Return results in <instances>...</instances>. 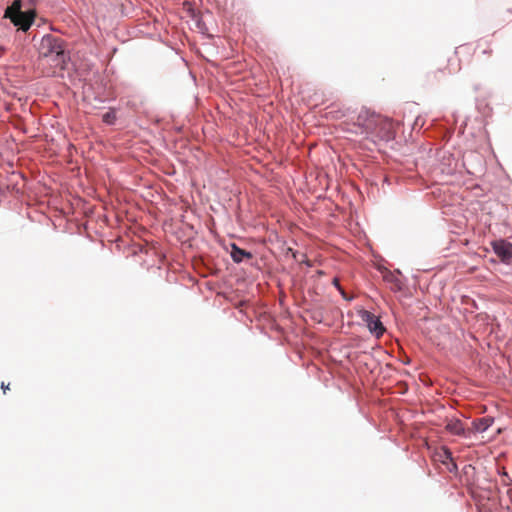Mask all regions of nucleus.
<instances>
[{
	"mask_svg": "<svg viewBox=\"0 0 512 512\" xmlns=\"http://www.w3.org/2000/svg\"><path fill=\"white\" fill-rule=\"evenodd\" d=\"M357 124L366 134L380 140H390L394 137V123L391 119L374 112L363 110L357 117Z\"/></svg>",
	"mask_w": 512,
	"mask_h": 512,
	"instance_id": "obj_1",
	"label": "nucleus"
},
{
	"mask_svg": "<svg viewBox=\"0 0 512 512\" xmlns=\"http://www.w3.org/2000/svg\"><path fill=\"white\" fill-rule=\"evenodd\" d=\"M493 420L490 418H481L473 422L474 429L477 432H484L486 431L492 424Z\"/></svg>",
	"mask_w": 512,
	"mask_h": 512,
	"instance_id": "obj_10",
	"label": "nucleus"
},
{
	"mask_svg": "<svg viewBox=\"0 0 512 512\" xmlns=\"http://www.w3.org/2000/svg\"><path fill=\"white\" fill-rule=\"evenodd\" d=\"M472 51L476 53L482 61L490 59L493 54L492 44L487 41H478L475 48H472V46L468 44L461 45L457 48L456 54H469Z\"/></svg>",
	"mask_w": 512,
	"mask_h": 512,
	"instance_id": "obj_4",
	"label": "nucleus"
},
{
	"mask_svg": "<svg viewBox=\"0 0 512 512\" xmlns=\"http://www.w3.org/2000/svg\"><path fill=\"white\" fill-rule=\"evenodd\" d=\"M446 430L454 435H461L464 432L463 424L458 419H451L445 426Z\"/></svg>",
	"mask_w": 512,
	"mask_h": 512,
	"instance_id": "obj_8",
	"label": "nucleus"
},
{
	"mask_svg": "<svg viewBox=\"0 0 512 512\" xmlns=\"http://www.w3.org/2000/svg\"><path fill=\"white\" fill-rule=\"evenodd\" d=\"M331 110L326 113V115H331L332 119H339L345 116V111L343 110H333L334 106L329 107Z\"/></svg>",
	"mask_w": 512,
	"mask_h": 512,
	"instance_id": "obj_13",
	"label": "nucleus"
},
{
	"mask_svg": "<svg viewBox=\"0 0 512 512\" xmlns=\"http://www.w3.org/2000/svg\"><path fill=\"white\" fill-rule=\"evenodd\" d=\"M333 285L339 289V291L341 292V294H342L343 296H345V292H344V291L342 290V288L340 287L339 280H338L337 278H334V279H333Z\"/></svg>",
	"mask_w": 512,
	"mask_h": 512,
	"instance_id": "obj_15",
	"label": "nucleus"
},
{
	"mask_svg": "<svg viewBox=\"0 0 512 512\" xmlns=\"http://www.w3.org/2000/svg\"><path fill=\"white\" fill-rule=\"evenodd\" d=\"M383 279L387 282H395L397 287H400L399 281L396 276L389 270H386L383 274Z\"/></svg>",
	"mask_w": 512,
	"mask_h": 512,
	"instance_id": "obj_12",
	"label": "nucleus"
},
{
	"mask_svg": "<svg viewBox=\"0 0 512 512\" xmlns=\"http://www.w3.org/2000/svg\"><path fill=\"white\" fill-rule=\"evenodd\" d=\"M231 257H232V259L235 262L239 263L244 258L251 259L252 258V254L250 252L246 251V250H243V249L239 248L235 244H233L232 245V249H231Z\"/></svg>",
	"mask_w": 512,
	"mask_h": 512,
	"instance_id": "obj_7",
	"label": "nucleus"
},
{
	"mask_svg": "<svg viewBox=\"0 0 512 512\" xmlns=\"http://www.w3.org/2000/svg\"><path fill=\"white\" fill-rule=\"evenodd\" d=\"M114 118L115 116L112 113H106L103 115V121L109 124L113 123Z\"/></svg>",
	"mask_w": 512,
	"mask_h": 512,
	"instance_id": "obj_14",
	"label": "nucleus"
},
{
	"mask_svg": "<svg viewBox=\"0 0 512 512\" xmlns=\"http://www.w3.org/2000/svg\"><path fill=\"white\" fill-rule=\"evenodd\" d=\"M39 54L42 60L51 63L54 67L63 70L66 63V53L64 42L60 38L52 35H46L42 38Z\"/></svg>",
	"mask_w": 512,
	"mask_h": 512,
	"instance_id": "obj_2",
	"label": "nucleus"
},
{
	"mask_svg": "<svg viewBox=\"0 0 512 512\" xmlns=\"http://www.w3.org/2000/svg\"><path fill=\"white\" fill-rule=\"evenodd\" d=\"M452 59L448 60L447 66L444 68V70H441L445 75H451L456 73L460 70V65L458 63H451Z\"/></svg>",
	"mask_w": 512,
	"mask_h": 512,
	"instance_id": "obj_11",
	"label": "nucleus"
},
{
	"mask_svg": "<svg viewBox=\"0 0 512 512\" xmlns=\"http://www.w3.org/2000/svg\"><path fill=\"white\" fill-rule=\"evenodd\" d=\"M439 456V460L443 463V464H451L452 467H449V471H454L457 469V466L456 464L453 462V458H452V453L450 452L449 449L447 448H443L441 450V452L438 454Z\"/></svg>",
	"mask_w": 512,
	"mask_h": 512,
	"instance_id": "obj_9",
	"label": "nucleus"
},
{
	"mask_svg": "<svg viewBox=\"0 0 512 512\" xmlns=\"http://www.w3.org/2000/svg\"><path fill=\"white\" fill-rule=\"evenodd\" d=\"M493 250L502 261L512 258V244L505 240L493 242Z\"/></svg>",
	"mask_w": 512,
	"mask_h": 512,
	"instance_id": "obj_6",
	"label": "nucleus"
},
{
	"mask_svg": "<svg viewBox=\"0 0 512 512\" xmlns=\"http://www.w3.org/2000/svg\"><path fill=\"white\" fill-rule=\"evenodd\" d=\"M4 17L10 19L14 26L27 31L35 20L36 12L34 10L22 11V1L14 0L6 8Z\"/></svg>",
	"mask_w": 512,
	"mask_h": 512,
	"instance_id": "obj_3",
	"label": "nucleus"
},
{
	"mask_svg": "<svg viewBox=\"0 0 512 512\" xmlns=\"http://www.w3.org/2000/svg\"><path fill=\"white\" fill-rule=\"evenodd\" d=\"M9 383L8 384H5L4 382L1 383V388L3 390L4 393L7 392V390H9Z\"/></svg>",
	"mask_w": 512,
	"mask_h": 512,
	"instance_id": "obj_16",
	"label": "nucleus"
},
{
	"mask_svg": "<svg viewBox=\"0 0 512 512\" xmlns=\"http://www.w3.org/2000/svg\"><path fill=\"white\" fill-rule=\"evenodd\" d=\"M361 318L366 323L369 331L372 334H374L376 337L383 335L385 328L379 318L376 317L373 313L364 310L361 313Z\"/></svg>",
	"mask_w": 512,
	"mask_h": 512,
	"instance_id": "obj_5",
	"label": "nucleus"
}]
</instances>
